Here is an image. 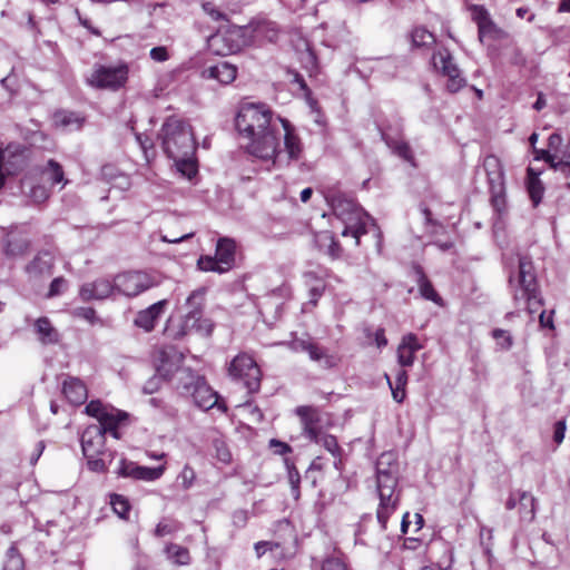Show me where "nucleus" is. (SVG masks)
Listing matches in <instances>:
<instances>
[{"label": "nucleus", "mask_w": 570, "mask_h": 570, "mask_svg": "<svg viewBox=\"0 0 570 570\" xmlns=\"http://www.w3.org/2000/svg\"><path fill=\"white\" fill-rule=\"evenodd\" d=\"M273 116L266 104L242 102L235 116V127L248 140L246 151L249 155L275 163L279 141L272 125Z\"/></svg>", "instance_id": "nucleus-1"}, {"label": "nucleus", "mask_w": 570, "mask_h": 570, "mask_svg": "<svg viewBox=\"0 0 570 570\" xmlns=\"http://www.w3.org/2000/svg\"><path fill=\"white\" fill-rule=\"evenodd\" d=\"M161 146L184 176L191 179L197 174L194 158L196 141L189 124L176 117H168L161 127Z\"/></svg>", "instance_id": "nucleus-2"}, {"label": "nucleus", "mask_w": 570, "mask_h": 570, "mask_svg": "<svg viewBox=\"0 0 570 570\" xmlns=\"http://www.w3.org/2000/svg\"><path fill=\"white\" fill-rule=\"evenodd\" d=\"M399 462L394 452L382 453L376 461V489L380 503L376 520L380 532H385L390 517L400 503Z\"/></svg>", "instance_id": "nucleus-3"}, {"label": "nucleus", "mask_w": 570, "mask_h": 570, "mask_svg": "<svg viewBox=\"0 0 570 570\" xmlns=\"http://www.w3.org/2000/svg\"><path fill=\"white\" fill-rule=\"evenodd\" d=\"M333 214L344 224L342 236H351L355 239V246L361 243V237L368 233L367 224L371 216L357 204L355 197L336 191L330 195Z\"/></svg>", "instance_id": "nucleus-4"}, {"label": "nucleus", "mask_w": 570, "mask_h": 570, "mask_svg": "<svg viewBox=\"0 0 570 570\" xmlns=\"http://www.w3.org/2000/svg\"><path fill=\"white\" fill-rule=\"evenodd\" d=\"M475 181L484 179L489 186L490 200L493 209L502 215L505 213V185L501 161L498 157L489 155L483 159L481 166L475 169Z\"/></svg>", "instance_id": "nucleus-5"}, {"label": "nucleus", "mask_w": 570, "mask_h": 570, "mask_svg": "<svg viewBox=\"0 0 570 570\" xmlns=\"http://www.w3.org/2000/svg\"><path fill=\"white\" fill-rule=\"evenodd\" d=\"M227 374L234 381H239L249 394L261 390L263 373L254 356L246 352L238 353L227 365Z\"/></svg>", "instance_id": "nucleus-6"}, {"label": "nucleus", "mask_w": 570, "mask_h": 570, "mask_svg": "<svg viewBox=\"0 0 570 570\" xmlns=\"http://www.w3.org/2000/svg\"><path fill=\"white\" fill-rule=\"evenodd\" d=\"M237 244L233 238L220 237L217 240L215 255H202L197 267L202 272L224 274L235 266Z\"/></svg>", "instance_id": "nucleus-7"}, {"label": "nucleus", "mask_w": 570, "mask_h": 570, "mask_svg": "<svg viewBox=\"0 0 570 570\" xmlns=\"http://www.w3.org/2000/svg\"><path fill=\"white\" fill-rule=\"evenodd\" d=\"M98 425H89L81 434V449L87 459V466L96 473H105L108 468L101 458L106 452V436Z\"/></svg>", "instance_id": "nucleus-8"}, {"label": "nucleus", "mask_w": 570, "mask_h": 570, "mask_svg": "<svg viewBox=\"0 0 570 570\" xmlns=\"http://www.w3.org/2000/svg\"><path fill=\"white\" fill-rule=\"evenodd\" d=\"M184 391L194 400L197 407L203 411H208L216 407L222 413H227L228 406L219 394L212 389L204 377H191L189 383L184 384Z\"/></svg>", "instance_id": "nucleus-9"}, {"label": "nucleus", "mask_w": 570, "mask_h": 570, "mask_svg": "<svg viewBox=\"0 0 570 570\" xmlns=\"http://www.w3.org/2000/svg\"><path fill=\"white\" fill-rule=\"evenodd\" d=\"M129 68L126 63L117 66H97L88 78V83L98 89L118 90L128 80Z\"/></svg>", "instance_id": "nucleus-10"}, {"label": "nucleus", "mask_w": 570, "mask_h": 570, "mask_svg": "<svg viewBox=\"0 0 570 570\" xmlns=\"http://www.w3.org/2000/svg\"><path fill=\"white\" fill-rule=\"evenodd\" d=\"M114 283L115 291L128 297L138 296L157 284L150 274L141 271L120 273L115 276Z\"/></svg>", "instance_id": "nucleus-11"}, {"label": "nucleus", "mask_w": 570, "mask_h": 570, "mask_svg": "<svg viewBox=\"0 0 570 570\" xmlns=\"http://www.w3.org/2000/svg\"><path fill=\"white\" fill-rule=\"evenodd\" d=\"M32 149L19 142L8 144L1 156V170L6 177L22 171L31 161Z\"/></svg>", "instance_id": "nucleus-12"}, {"label": "nucleus", "mask_w": 570, "mask_h": 570, "mask_svg": "<svg viewBox=\"0 0 570 570\" xmlns=\"http://www.w3.org/2000/svg\"><path fill=\"white\" fill-rule=\"evenodd\" d=\"M466 9L470 11L472 21L478 27V37L481 42L485 40H502L507 37L505 31L493 21L484 6L470 4Z\"/></svg>", "instance_id": "nucleus-13"}, {"label": "nucleus", "mask_w": 570, "mask_h": 570, "mask_svg": "<svg viewBox=\"0 0 570 570\" xmlns=\"http://www.w3.org/2000/svg\"><path fill=\"white\" fill-rule=\"evenodd\" d=\"M166 471V465L155 468L139 465L137 462L122 458L119 460L117 475L134 481L153 482L160 479Z\"/></svg>", "instance_id": "nucleus-14"}, {"label": "nucleus", "mask_w": 570, "mask_h": 570, "mask_svg": "<svg viewBox=\"0 0 570 570\" xmlns=\"http://www.w3.org/2000/svg\"><path fill=\"white\" fill-rule=\"evenodd\" d=\"M452 56L446 49L439 50L432 56V65L436 70L448 77L446 89L455 94L463 87V78L459 68L453 63Z\"/></svg>", "instance_id": "nucleus-15"}, {"label": "nucleus", "mask_w": 570, "mask_h": 570, "mask_svg": "<svg viewBox=\"0 0 570 570\" xmlns=\"http://www.w3.org/2000/svg\"><path fill=\"white\" fill-rule=\"evenodd\" d=\"M519 284L522 289V297L527 299L529 306L543 304L542 299L539 297L537 277L533 272L532 263L525 256L519 258Z\"/></svg>", "instance_id": "nucleus-16"}, {"label": "nucleus", "mask_w": 570, "mask_h": 570, "mask_svg": "<svg viewBox=\"0 0 570 570\" xmlns=\"http://www.w3.org/2000/svg\"><path fill=\"white\" fill-rule=\"evenodd\" d=\"M292 347L295 351L306 352L309 358L317 362L323 368H333L337 365L338 358L311 337L293 340Z\"/></svg>", "instance_id": "nucleus-17"}, {"label": "nucleus", "mask_w": 570, "mask_h": 570, "mask_svg": "<svg viewBox=\"0 0 570 570\" xmlns=\"http://www.w3.org/2000/svg\"><path fill=\"white\" fill-rule=\"evenodd\" d=\"M197 298L200 302L185 316L184 328L195 330L202 335L209 336L214 330V323L209 318L203 317V293L193 292L188 297V303L191 304Z\"/></svg>", "instance_id": "nucleus-18"}, {"label": "nucleus", "mask_w": 570, "mask_h": 570, "mask_svg": "<svg viewBox=\"0 0 570 570\" xmlns=\"http://www.w3.org/2000/svg\"><path fill=\"white\" fill-rule=\"evenodd\" d=\"M115 292V283L108 278H97L82 284L79 288V297L82 302L102 301Z\"/></svg>", "instance_id": "nucleus-19"}, {"label": "nucleus", "mask_w": 570, "mask_h": 570, "mask_svg": "<svg viewBox=\"0 0 570 570\" xmlns=\"http://www.w3.org/2000/svg\"><path fill=\"white\" fill-rule=\"evenodd\" d=\"M2 247L8 258L22 257L30 250L31 242L26 233L14 227L6 234Z\"/></svg>", "instance_id": "nucleus-20"}, {"label": "nucleus", "mask_w": 570, "mask_h": 570, "mask_svg": "<svg viewBox=\"0 0 570 570\" xmlns=\"http://www.w3.org/2000/svg\"><path fill=\"white\" fill-rule=\"evenodd\" d=\"M295 414L299 419L303 435L308 441L315 439L316 434L322 431L318 409L313 405H301L295 409Z\"/></svg>", "instance_id": "nucleus-21"}, {"label": "nucleus", "mask_w": 570, "mask_h": 570, "mask_svg": "<svg viewBox=\"0 0 570 570\" xmlns=\"http://www.w3.org/2000/svg\"><path fill=\"white\" fill-rule=\"evenodd\" d=\"M238 69L235 65L228 61H218L215 65L205 67L200 77L205 80H215L219 85L227 86L234 82L237 78Z\"/></svg>", "instance_id": "nucleus-22"}, {"label": "nucleus", "mask_w": 570, "mask_h": 570, "mask_svg": "<svg viewBox=\"0 0 570 570\" xmlns=\"http://www.w3.org/2000/svg\"><path fill=\"white\" fill-rule=\"evenodd\" d=\"M55 268V257L49 250H40L26 265L24 272L31 278H40L52 274Z\"/></svg>", "instance_id": "nucleus-23"}, {"label": "nucleus", "mask_w": 570, "mask_h": 570, "mask_svg": "<svg viewBox=\"0 0 570 570\" xmlns=\"http://www.w3.org/2000/svg\"><path fill=\"white\" fill-rule=\"evenodd\" d=\"M62 393L72 405H82L88 399L87 385L79 377L67 375L62 382Z\"/></svg>", "instance_id": "nucleus-24"}, {"label": "nucleus", "mask_w": 570, "mask_h": 570, "mask_svg": "<svg viewBox=\"0 0 570 570\" xmlns=\"http://www.w3.org/2000/svg\"><path fill=\"white\" fill-rule=\"evenodd\" d=\"M51 119L55 128L63 130H80L87 120L81 112L66 109L56 110Z\"/></svg>", "instance_id": "nucleus-25"}, {"label": "nucleus", "mask_w": 570, "mask_h": 570, "mask_svg": "<svg viewBox=\"0 0 570 570\" xmlns=\"http://www.w3.org/2000/svg\"><path fill=\"white\" fill-rule=\"evenodd\" d=\"M421 348L422 345L415 334L404 335L397 347V362L401 368L412 366L415 361V353Z\"/></svg>", "instance_id": "nucleus-26"}, {"label": "nucleus", "mask_w": 570, "mask_h": 570, "mask_svg": "<svg viewBox=\"0 0 570 570\" xmlns=\"http://www.w3.org/2000/svg\"><path fill=\"white\" fill-rule=\"evenodd\" d=\"M167 305L166 299H161L149 307L139 311L135 317V325L145 332H151L155 328L157 320L164 313Z\"/></svg>", "instance_id": "nucleus-27"}, {"label": "nucleus", "mask_w": 570, "mask_h": 570, "mask_svg": "<svg viewBox=\"0 0 570 570\" xmlns=\"http://www.w3.org/2000/svg\"><path fill=\"white\" fill-rule=\"evenodd\" d=\"M309 442L322 445L334 458V468L338 471L343 469V449L335 435L322 430Z\"/></svg>", "instance_id": "nucleus-28"}, {"label": "nucleus", "mask_w": 570, "mask_h": 570, "mask_svg": "<svg viewBox=\"0 0 570 570\" xmlns=\"http://www.w3.org/2000/svg\"><path fill=\"white\" fill-rule=\"evenodd\" d=\"M315 243L318 249L326 253L332 259H340L343 255V247L331 230L317 233Z\"/></svg>", "instance_id": "nucleus-29"}, {"label": "nucleus", "mask_w": 570, "mask_h": 570, "mask_svg": "<svg viewBox=\"0 0 570 570\" xmlns=\"http://www.w3.org/2000/svg\"><path fill=\"white\" fill-rule=\"evenodd\" d=\"M413 271L416 275V283L420 291V294L423 298L431 301L440 306H443V299L435 291L433 284L426 276L423 267L421 265H414Z\"/></svg>", "instance_id": "nucleus-30"}, {"label": "nucleus", "mask_w": 570, "mask_h": 570, "mask_svg": "<svg viewBox=\"0 0 570 570\" xmlns=\"http://www.w3.org/2000/svg\"><path fill=\"white\" fill-rule=\"evenodd\" d=\"M33 328L41 344L53 345L59 342L60 335L47 316L37 318Z\"/></svg>", "instance_id": "nucleus-31"}, {"label": "nucleus", "mask_w": 570, "mask_h": 570, "mask_svg": "<svg viewBox=\"0 0 570 570\" xmlns=\"http://www.w3.org/2000/svg\"><path fill=\"white\" fill-rule=\"evenodd\" d=\"M208 46L217 56H228L239 49L238 42L229 40L228 33L220 32L209 37Z\"/></svg>", "instance_id": "nucleus-32"}, {"label": "nucleus", "mask_w": 570, "mask_h": 570, "mask_svg": "<svg viewBox=\"0 0 570 570\" xmlns=\"http://www.w3.org/2000/svg\"><path fill=\"white\" fill-rule=\"evenodd\" d=\"M284 128V145L291 159H298L302 154L301 138L296 135L295 128L286 119H281Z\"/></svg>", "instance_id": "nucleus-33"}, {"label": "nucleus", "mask_w": 570, "mask_h": 570, "mask_svg": "<svg viewBox=\"0 0 570 570\" xmlns=\"http://www.w3.org/2000/svg\"><path fill=\"white\" fill-rule=\"evenodd\" d=\"M126 419L127 414L125 412L111 409L104 417H101L99 424L97 425L102 430L101 433L104 436L106 435V433H110L115 439H119V424L121 421Z\"/></svg>", "instance_id": "nucleus-34"}, {"label": "nucleus", "mask_w": 570, "mask_h": 570, "mask_svg": "<svg viewBox=\"0 0 570 570\" xmlns=\"http://www.w3.org/2000/svg\"><path fill=\"white\" fill-rule=\"evenodd\" d=\"M386 382L391 389L392 397L395 402L402 403L406 397V385L409 375L406 370L399 368L395 374L394 382L391 381L390 376L385 374Z\"/></svg>", "instance_id": "nucleus-35"}, {"label": "nucleus", "mask_w": 570, "mask_h": 570, "mask_svg": "<svg viewBox=\"0 0 570 570\" xmlns=\"http://www.w3.org/2000/svg\"><path fill=\"white\" fill-rule=\"evenodd\" d=\"M154 362L159 376L168 380L174 373V364L170 361V352L160 347L155 351Z\"/></svg>", "instance_id": "nucleus-36"}, {"label": "nucleus", "mask_w": 570, "mask_h": 570, "mask_svg": "<svg viewBox=\"0 0 570 570\" xmlns=\"http://www.w3.org/2000/svg\"><path fill=\"white\" fill-rule=\"evenodd\" d=\"M528 193L533 203V206L537 207L543 197L544 186L542 181L539 179V174H537L533 168H528Z\"/></svg>", "instance_id": "nucleus-37"}, {"label": "nucleus", "mask_w": 570, "mask_h": 570, "mask_svg": "<svg viewBox=\"0 0 570 570\" xmlns=\"http://www.w3.org/2000/svg\"><path fill=\"white\" fill-rule=\"evenodd\" d=\"M41 174L46 176L47 180L50 181L52 186L62 184V188L68 183V180L65 178L62 166L55 159L48 160L47 165L41 170Z\"/></svg>", "instance_id": "nucleus-38"}, {"label": "nucleus", "mask_w": 570, "mask_h": 570, "mask_svg": "<svg viewBox=\"0 0 570 570\" xmlns=\"http://www.w3.org/2000/svg\"><path fill=\"white\" fill-rule=\"evenodd\" d=\"M284 465L287 471V479L291 485L292 495L295 500L301 497V473L296 468L295 461L291 458H284Z\"/></svg>", "instance_id": "nucleus-39"}, {"label": "nucleus", "mask_w": 570, "mask_h": 570, "mask_svg": "<svg viewBox=\"0 0 570 570\" xmlns=\"http://www.w3.org/2000/svg\"><path fill=\"white\" fill-rule=\"evenodd\" d=\"M165 552L175 564L187 566L190 563V553L186 547L177 543H168L165 548Z\"/></svg>", "instance_id": "nucleus-40"}, {"label": "nucleus", "mask_w": 570, "mask_h": 570, "mask_svg": "<svg viewBox=\"0 0 570 570\" xmlns=\"http://www.w3.org/2000/svg\"><path fill=\"white\" fill-rule=\"evenodd\" d=\"M521 518L532 521L535 515V498L529 492H518Z\"/></svg>", "instance_id": "nucleus-41"}, {"label": "nucleus", "mask_w": 570, "mask_h": 570, "mask_svg": "<svg viewBox=\"0 0 570 570\" xmlns=\"http://www.w3.org/2000/svg\"><path fill=\"white\" fill-rule=\"evenodd\" d=\"M412 43L417 48H431L435 45V36L424 27H415L411 33Z\"/></svg>", "instance_id": "nucleus-42"}, {"label": "nucleus", "mask_w": 570, "mask_h": 570, "mask_svg": "<svg viewBox=\"0 0 570 570\" xmlns=\"http://www.w3.org/2000/svg\"><path fill=\"white\" fill-rule=\"evenodd\" d=\"M254 31L257 37L265 38L271 42H275L279 33L277 24L268 20L257 22Z\"/></svg>", "instance_id": "nucleus-43"}, {"label": "nucleus", "mask_w": 570, "mask_h": 570, "mask_svg": "<svg viewBox=\"0 0 570 570\" xmlns=\"http://www.w3.org/2000/svg\"><path fill=\"white\" fill-rule=\"evenodd\" d=\"M307 282L309 283V302L316 305L320 297L324 294L325 283L318 278L314 273L306 274Z\"/></svg>", "instance_id": "nucleus-44"}, {"label": "nucleus", "mask_w": 570, "mask_h": 570, "mask_svg": "<svg viewBox=\"0 0 570 570\" xmlns=\"http://www.w3.org/2000/svg\"><path fill=\"white\" fill-rule=\"evenodd\" d=\"M325 470V463L323 456H316L309 463L305 478L308 480L313 488L317 487L318 478L317 474H322Z\"/></svg>", "instance_id": "nucleus-45"}, {"label": "nucleus", "mask_w": 570, "mask_h": 570, "mask_svg": "<svg viewBox=\"0 0 570 570\" xmlns=\"http://www.w3.org/2000/svg\"><path fill=\"white\" fill-rule=\"evenodd\" d=\"M110 504L115 513H117L120 518H128L130 512V503L124 495L117 493L111 494Z\"/></svg>", "instance_id": "nucleus-46"}, {"label": "nucleus", "mask_w": 570, "mask_h": 570, "mask_svg": "<svg viewBox=\"0 0 570 570\" xmlns=\"http://www.w3.org/2000/svg\"><path fill=\"white\" fill-rule=\"evenodd\" d=\"M497 346L502 351H509L513 345V337L509 331L494 328L491 333Z\"/></svg>", "instance_id": "nucleus-47"}, {"label": "nucleus", "mask_w": 570, "mask_h": 570, "mask_svg": "<svg viewBox=\"0 0 570 570\" xmlns=\"http://www.w3.org/2000/svg\"><path fill=\"white\" fill-rule=\"evenodd\" d=\"M389 146L399 157L403 158L405 161L411 164L414 163L413 151L406 141L393 140L391 144H389Z\"/></svg>", "instance_id": "nucleus-48"}, {"label": "nucleus", "mask_w": 570, "mask_h": 570, "mask_svg": "<svg viewBox=\"0 0 570 570\" xmlns=\"http://www.w3.org/2000/svg\"><path fill=\"white\" fill-rule=\"evenodd\" d=\"M197 479V474L195 469L190 464H185L180 473L178 474V480L180 481V485L184 490L190 489Z\"/></svg>", "instance_id": "nucleus-49"}, {"label": "nucleus", "mask_w": 570, "mask_h": 570, "mask_svg": "<svg viewBox=\"0 0 570 570\" xmlns=\"http://www.w3.org/2000/svg\"><path fill=\"white\" fill-rule=\"evenodd\" d=\"M109 407H107L101 401L99 400H94V401H90L86 407H85V412L89 415V416H92L95 419L98 420V422L101 420V417H104L108 412H109Z\"/></svg>", "instance_id": "nucleus-50"}, {"label": "nucleus", "mask_w": 570, "mask_h": 570, "mask_svg": "<svg viewBox=\"0 0 570 570\" xmlns=\"http://www.w3.org/2000/svg\"><path fill=\"white\" fill-rule=\"evenodd\" d=\"M421 213L424 217L425 226L431 235L438 234L443 226L433 218L432 212L426 206H421Z\"/></svg>", "instance_id": "nucleus-51"}, {"label": "nucleus", "mask_w": 570, "mask_h": 570, "mask_svg": "<svg viewBox=\"0 0 570 570\" xmlns=\"http://www.w3.org/2000/svg\"><path fill=\"white\" fill-rule=\"evenodd\" d=\"M68 288V281L63 276L56 277L51 281L47 293L48 298L61 295Z\"/></svg>", "instance_id": "nucleus-52"}, {"label": "nucleus", "mask_w": 570, "mask_h": 570, "mask_svg": "<svg viewBox=\"0 0 570 570\" xmlns=\"http://www.w3.org/2000/svg\"><path fill=\"white\" fill-rule=\"evenodd\" d=\"M471 368L470 371L475 375L476 381H482L487 377V367L481 361L478 353L471 355Z\"/></svg>", "instance_id": "nucleus-53"}, {"label": "nucleus", "mask_w": 570, "mask_h": 570, "mask_svg": "<svg viewBox=\"0 0 570 570\" xmlns=\"http://www.w3.org/2000/svg\"><path fill=\"white\" fill-rule=\"evenodd\" d=\"M29 196L36 204H42L49 198L50 190L42 185H35L30 189Z\"/></svg>", "instance_id": "nucleus-54"}, {"label": "nucleus", "mask_w": 570, "mask_h": 570, "mask_svg": "<svg viewBox=\"0 0 570 570\" xmlns=\"http://www.w3.org/2000/svg\"><path fill=\"white\" fill-rule=\"evenodd\" d=\"M203 10L215 21H227V14L216 8L213 2H204Z\"/></svg>", "instance_id": "nucleus-55"}, {"label": "nucleus", "mask_w": 570, "mask_h": 570, "mask_svg": "<svg viewBox=\"0 0 570 570\" xmlns=\"http://www.w3.org/2000/svg\"><path fill=\"white\" fill-rule=\"evenodd\" d=\"M215 450H216V458L220 462L228 464L232 461V453L229 452L227 445L223 441L216 440L214 442Z\"/></svg>", "instance_id": "nucleus-56"}, {"label": "nucleus", "mask_w": 570, "mask_h": 570, "mask_svg": "<svg viewBox=\"0 0 570 570\" xmlns=\"http://www.w3.org/2000/svg\"><path fill=\"white\" fill-rule=\"evenodd\" d=\"M365 334L367 338H373L375 345L379 348L385 347L387 345V338L385 336V330L383 327H379L374 333L371 330H365Z\"/></svg>", "instance_id": "nucleus-57"}, {"label": "nucleus", "mask_w": 570, "mask_h": 570, "mask_svg": "<svg viewBox=\"0 0 570 570\" xmlns=\"http://www.w3.org/2000/svg\"><path fill=\"white\" fill-rule=\"evenodd\" d=\"M322 570H348L347 564L340 558H326L322 563Z\"/></svg>", "instance_id": "nucleus-58"}, {"label": "nucleus", "mask_w": 570, "mask_h": 570, "mask_svg": "<svg viewBox=\"0 0 570 570\" xmlns=\"http://www.w3.org/2000/svg\"><path fill=\"white\" fill-rule=\"evenodd\" d=\"M75 315L88 321L90 324H96L100 322L98 318L95 308L92 307H79L75 311Z\"/></svg>", "instance_id": "nucleus-59"}, {"label": "nucleus", "mask_w": 570, "mask_h": 570, "mask_svg": "<svg viewBox=\"0 0 570 570\" xmlns=\"http://www.w3.org/2000/svg\"><path fill=\"white\" fill-rule=\"evenodd\" d=\"M269 448L274 450L275 454L282 456H285L293 452V448L288 443L279 441L277 439H272L269 441Z\"/></svg>", "instance_id": "nucleus-60"}, {"label": "nucleus", "mask_w": 570, "mask_h": 570, "mask_svg": "<svg viewBox=\"0 0 570 570\" xmlns=\"http://www.w3.org/2000/svg\"><path fill=\"white\" fill-rule=\"evenodd\" d=\"M281 544L274 541H258L255 543L254 549L258 558L263 557L267 551L278 549Z\"/></svg>", "instance_id": "nucleus-61"}, {"label": "nucleus", "mask_w": 570, "mask_h": 570, "mask_svg": "<svg viewBox=\"0 0 570 570\" xmlns=\"http://www.w3.org/2000/svg\"><path fill=\"white\" fill-rule=\"evenodd\" d=\"M533 153H534L535 160H544L546 163H548L550 165L551 168H553V165H556V163H557V160H556L557 155L550 153L549 149L533 148Z\"/></svg>", "instance_id": "nucleus-62"}, {"label": "nucleus", "mask_w": 570, "mask_h": 570, "mask_svg": "<svg viewBox=\"0 0 570 570\" xmlns=\"http://www.w3.org/2000/svg\"><path fill=\"white\" fill-rule=\"evenodd\" d=\"M491 540H492V529L480 527V543L484 549V552H490L491 547Z\"/></svg>", "instance_id": "nucleus-63"}, {"label": "nucleus", "mask_w": 570, "mask_h": 570, "mask_svg": "<svg viewBox=\"0 0 570 570\" xmlns=\"http://www.w3.org/2000/svg\"><path fill=\"white\" fill-rule=\"evenodd\" d=\"M150 58L158 62H164L169 59V53L166 47H154L150 52Z\"/></svg>", "instance_id": "nucleus-64"}]
</instances>
